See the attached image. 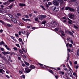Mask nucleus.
Instances as JSON below:
<instances>
[{
    "label": "nucleus",
    "instance_id": "obj_51",
    "mask_svg": "<svg viewBox=\"0 0 79 79\" xmlns=\"http://www.w3.org/2000/svg\"><path fill=\"white\" fill-rule=\"evenodd\" d=\"M15 35L16 37H18V35L17 34H15Z\"/></svg>",
    "mask_w": 79,
    "mask_h": 79
},
{
    "label": "nucleus",
    "instance_id": "obj_40",
    "mask_svg": "<svg viewBox=\"0 0 79 79\" xmlns=\"http://www.w3.org/2000/svg\"><path fill=\"white\" fill-rule=\"evenodd\" d=\"M19 73L20 74H23V73L22 72V70H20L19 71Z\"/></svg>",
    "mask_w": 79,
    "mask_h": 79
},
{
    "label": "nucleus",
    "instance_id": "obj_9",
    "mask_svg": "<svg viewBox=\"0 0 79 79\" xmlns=\"http://www.w3.org/2000/svg\"><path fill=\"white\" fill-rule=\"evenodd\" d=\"M3 72H4V73H5V71L3 70V69H0V73H2V74H4V73Z\"/></svg>",
    "mask_w": 79,
    "mask_h": 79
},
{
    "label": "nucleus",
    "instance_id": "obj_29",
    "mask_svg": "<svg viewBox=\"0 0 79 79\" xmlns=\"http://www.w3.org/2000/svg\"><path fill=\"white\" fill-rule=\"evenodd\" d=\"M30 33H29V32H28L27 33V38L28 37V36L29 35Z\"/></svg>",
    "mask_w": 79,
    "mask_h": 79
},
{
    "label": "nucleus",
    "instance_id": "obj_17",
    "mask_svg": "<svg viewBox=\"0 0 79 79\" xmlns=\"http://www.w3.org/2000/svg\"><path fill=\"white\" fill-rule=\"evenodd\" d=\"M69 33L71 35H72L73 37L74 36V35H73V34L72 32H70V31H69Z\"/></svg>",
    "mask_w": 79,
    "mask_h": 79
},
{
    "label": "nucleus",
    "instance_id": "obj_20",
    "mask_svg": "<svg viewBox=\"0 0 79 79\" xmlns=\"http://www.w3.org/2000/svg\"><path fill=\"white\" fill-rule=\"evenodd\" d=\"M19 52L21 54H23V51L21 49H19Z\"/></svg>",
    "mask_w": 79,
    "mask_h": 79
},
{
    "label": "nucleus",
    "instance_id": "obj_62",
    "mask_svg": "<svg viewBox=\"0 0 79 79\" xmlns=\"http://www.w3.org/2000/svg\"><path fill=\"white\" fill-rule=\"evenodd\" d=\"M63 19H66V20H67V19L65 17H63Z\"/></svg>",
    "mask_w": 79,
    "mask_h": 79
},
{
    "label": "nucleus",
    "instance_id": "obj_45",
    "mask_svg": "<svg viewBox=\"0 0 79 79\" xmlns=\"http://www.w3.org/2000/svg\"><path fill=\"white\" fill-rule=\"evenodd\" d=\"M45 6L47 8H48V7H49V6L47 4H46Z\"/></svg>",
    "mask_w": 79,
    "mask_h": 79
},
{
    "label": "nucleus",
    "instance_id": "obj_44",
    "mask_svg": "<svg viewBox=\"0 0 79 79\" xmlns=\"http://www.w3.org/2000/svg\"><path fill=\"white\" fill-rule=\"evenodd\" d=\"M68 23L69 24H72V23L71 22L69 21H68Z\"/></svg>",
    "mask_w": 79,
    "mask_h": 79
},
{
    "label": "nucleus",
    "instance_id": "obj_18",
    "mask_svg": "<svg viewBox=\"0 0 79 79\" xmlns=\"http://www.w3.org/2000/svg\"><path fill=\"white\" fill-rule=\"evenodd\" d=\"M58 31L59 32H62L63 31V30H62L60 28H58Z\"/></svg>",
    "mask_w": 79,
    "mask_h": 79
},
{
    "label": "nucleus",
    "instance_id": "obj_36",
    "mask_svg": "<svg viewBox=\"0 0 79 79\" xmlns=\"http://www.w3.org/2000/svg\"><path fill=\"white\" fill-rule=\"evenodd\" d=\"M58 29H59V28H55V31H56V32H57V31H58V30H59Z\"/></svg>",
    "mask_w": 79,
    "mask_h": 79
},
{
    "label": "nucleus",
    "instance_id": "obj_10",
    "mask_svg": "<svg viewBox=\"0 0 79 79\" xmlns=\"http://www.w3.org/2000/svg\"><path fill=\"white\" fill-rule=\"evenodd\" d=\"M26 5H25L24 3H19V6H21V7L23 6H25Z\"/></svg>",
    "mask_w": 79,
    "mask_h": 79
},
{
    "label": "nucleus",
    "instance_id": "obj_34",
    "mask_svg": "<svg viewBox=\"0 0 79 79\" xmlns=\"http://www.w3.org/2000/svg\"><path fill=\"white\" fill-rule=\"evenodd\" d=\"M17 15L19 16H21V14L19 13H18L17 14Z\"/></svg>",
    "mask_w": 79,
    "mask_h": 79
},
{
    "label": "nucleus",
    "instance_id": "obj_57",
    "mask_svg": "<svg viewBox=\"0 0 79 79\" xmlns=\"http://www.w3.org/2000/svg\"><path fill=\"white\" fill-rule=\"evenodd\" d=\"M21 33L22 34H25V31H22L21 32Z\"/></svg>",
    "mask_w": 79,
    "mask_h": 79
},
{
    "label": "nucleus",
    "instance_id": "obj_43",
    "mask_svg": "<svg viewBox=\"0 0 79 79\" xmlns=\"http://www.w3.org/2000/svg\"><path fill=\"white\" fill-rule=\"evenodd\" d=\"M8 2H5L4 3H3V5H7V4H8Z\"/></svg>",
    "mask_w": 79,
    "mask_h": 79
},
{
    "label": "nucleus",
    "instance_id": "obj_30",
    "mask_svg": "<svg viewBox=\"0 0 79 79\" xmlns=\"http://www.w3.org/2000/svg\"><path fill=\"white\" fill-rule=\"evenodd\" d=\"M10 52H6V55H7V54H10Z\"/></svg>",
    "mask_w": 79,
    "mask_h": 79
},
{
    "label": "nucleus",
    "instance_id": "obj_7",
    "mask_svg": "<svg viewBox=\"0 0 79 79\" xmlns=\"http://www.w3.org/2000/svg\"><path fill=\"white\" fill-rule=\"evenodd\" d=\"M11 21H13V23H17V20H16L14 18H11Z\"/></svg>",
    "mask_w": 79,
    "mask_h": 79
},
{
    "label": "nucleus",
    "instance_id": "obj_1",
    "mask_svg": "<svg viewBox=\"0 0 79 79\" xmlns=\"http://www.w3.org/2000/svg\"><path fill=\"white\" fill-rule=\"evenodd\" d=\"M25 71H24V73H29L31 70H32V69H30L29 68V67L27 66L26 67V68H25Z\"/></svg>",
    "mask_w": 79,
    "mask_h": 79
},
{
    "label": "nucleus",
    "instance_id": "obj_19",
    "mask_svg": "<svg viewBox=\"0 0 79 79\" xmlns=\"http://www.w3.org/2000/svg\"><path fill=\"white\" fill-rule=\"evenodd\" d=\"M45 23H46V21H44L42 22L41 24H45Z\"/></svg>",
    "mask_w": 79,
    "mask_h": 79
},
{
    "label": "nucleus",
    "instance_id": "obj_53",
    "mask_svg": "<svg viewBox=\"0 0 79 79\" xmlns=\"http://www.w3.org/2000/svg\"><path fill=\"white\" fill-rule=\"evenodd\" d=\"M72 46H73V45H72V44H69V47H72Z\"/></svg>",
    "mask_w": 79,
    "mask_h": 79
},
{
    "label": "nucleus",
    "instance_id": "obj_48",
    "mask_svg": "<svg viewBox=\"0 0 79 79\" xmlns=\"http://www.w3.org/2000/svg\"><path fill=\"white\" fill-rule=\"evenodd\" d=\"M74 27L76 28V29H78V27H77L76 26V25H74Z\"/></svg>",
    "mask_w": 79,
    "mask_h": 79
},
{
    "label": "nucleus",
    "instance_id": "obj_24",
    "mask_svg": "<svg viewBox=\"0 0 79 79\" xmlns=\"http://www.w3.org/2000/svg\"><path fill=\"white\" fill-rule=\"evenodd\" d=\"M36 21H38V22H39V21H38V18L37 17H36L34 19Z\"/></svg>",
    "mask_w": 79,
    "mask_h": 79
},
{
    "label": "nucleus",
    "instance_id": "obj_61",
    "mask_svg": "<svg viewBox=\"0 0 79 79\" xmlns=\"http://www.w3.org/2000/svg\"><path fill=\"white\" fill-rule=\"evenodd\" d=\"M21 31H19V35H21Z\"/></svg>",
    "mask_w": 79,
    "mask_h": 79
},
{
    "label": "nucleus",
    "instance_id": "obj_47",
    "mask_svg": "<svg viewBox=\"0 0 79 79\" xmlns=\"http://www.w3.org/2000/svg\"><path fill=\"white\" fill-rule=\"evenodd\" d=\"M13 49L14 50H17V48L16 47H14Z\"/></svg>",
    "mask_w": 79,
    "mask_h": 79
},
{
    "label": "nucleus",
    "instance_id": "obj_15",
    "mask_svg": "<svg viewBox=\"0 0 79 79\" xmlns=\"http://www.w3.org/2000/svg\"><path fill=\"white\" fill-rule=\"evenodd\" d=\"M1 68L3 69H6V67H5V65L4 64H3Z\"/></svg>",
    "mask_w": 79,
    "mask_h": 79
},
{
    "label": "nucleus",
    "instance_id": "obj_55",
    "mask_svg": "<svg viewBox=\"0 0 79 79\" xmlns=\"http://www.w3.org/2000/svg\"><path fill=\"white\" fill-rule=\"evenodd\" d=\"M3 31L2 29L0 30V32L1 33H2V32H3Z\"/></svg>",
    "mask_w": 79,
    "mask_h": 79
},
{
    "label": "nucleus",
    "instance_id": "obj_35",
    "mask_svg": "<svg viewBox=\"0 0 79 79\" xmlns=\"http://www.w3.org/2000/svg\"><path fill=\"white\" fill-rule=\"evenodd\" d=\"M16 45L17 46V47H19V48L20 47L19 45L18 44H16Z\"/></svg>",
    "mask_w": 79,
    "mask_h": 79
},
{
    "label": "nucleus",
    "instance_id": "obj_22",
    "mask_svg": "<svg viewBox=\"0 0 79 79\" xmlns=\"http://www.w3.org/2000/svg\"><path fill=\"white\" fill-rule=\"evenodd\" d=\"M41 16L42 18H45L46 17V15H41Z\"/></svg>",
    "mask_w": 79,
    "mask_h": 79
},
{
    "label": "nucleus",
    "instance_id": "obj_13",
    "mask_svg": "<svg viewBox=\"0 0 79 79\" xmlns=\"http://www.w3.org/2000/svg\"><path fill=\"white\" fill-rule=\"evenodd\" d=\"M11 39H12L13 40H14V41H16V39L15 38V37L13 36H11Z\"/></svg>",
    "mask_w": 79,
    "mask_h": 79
},
{
    "label": "nucleus",
    "instance_id": "obj_54",
    "mask_svg": "<svg viewBox=\"0 0 79 79\" xmlns=\"http://www.w3.org/2000/svg\"><path fill=\"white\" fill-rule=\"evenodd\" d=\"M67 50L69 52H71V49H68Z\"/></svg>",
    "mask_w": 79,
    "mask_h": 79
},
{
    "label": "nucleus",
    "instance_id": "obj_37",
    "mask_svg": "<svg viewBox=\"0 0 79 79\" xmlns=\"http://www.w3.org/2000/svg\"><path fill=\"white\" fill-rule=\"evenodd\" d=\"M39 19H42V17L41 16V15H40V16H39Z\"/></svg>",
    "mask_w": 79,
    "mask_h": 79
},
{
    "label": "nucleus",
    "instance_id": "obj_41",
    "mask_svg": "<svg viewBox=\"0 0 79 79\" xmlns=\"http://www.w3.org/2000/svg\"><path fill=\"white\" fill-rule=\"evenodd\" d=\"M6 77H7V78H8V79H10V77H9V76L8 75H6Z\"/></svg>",
    "mask_w": 79,
    "mask_h": 79
},
{
    "label": "nucleus",
    "instance_id": "obj_25",
    "mask_svg": "<svg viewBox=\"0 0 79 79\" xmlns=\"http://www.w3.org/2000/svg\"><path fill=\"white\" fill-rule=\"evenodd\" d=\"M69 56H70L69 54H68V56L67 58V61H68V60H69V57H70Z\"/></svg>",
    "mask_w": 79,
    "mask_h": 79
},
{
    "label": "nucleus",
    "instance_id": "obj_32",
    "mask_svg": "<svg viewBox=\"0 0 79 79\" xmlns=\"http://www.w3.org/2000/svg\"><path fill=\"white\" fill-rule=\"evenodd\" d=\"M48 5H52V2H48Z\"/></svg>",
    "mask_w": 79,
    "mask_h": 79
},
{
    "label": "nucleus",
    "instance_id": "obj_46",
    "mask_svg": "<svg viewBox=\"0 0 79 79\" xmlns=\"http://www.w3.org/2000/svg\"><path fill=\"white\" fill-rule=\"evenodd\" d=\"M77 0H71V1L72 2H76V1Z\"/></svg>",
    "mask_w": 79,
    "mask_h": 79
},
{
    "label": "nucleus",
    "instance_id": "obj_14",
    "mask_svg": "<svg viewBox=\"0 0 79 79\" xmlns=\"http://www.w3.org/2000/svg\"><path fill=\"white\" fill-rule=\"evenodd\" d=\"M8 16H9V17H10V18H13V15L12 14H9L8 15Z\"/></svg>",
    "mask_w": 79,
    "mask_h": 79
},
{
    "label": "nucleus",
    "instance_id": "obj_58",
    "mask_svg": "<svg viewBox=\"0 0 79 79\" xmlns=\"http://www.w3.org/2000/svg\"><path fill=\"white\" fill-rule=\"evenodd\" d=\"M25 17L26 18H29V16L27 15H26Z\"/></svg>",
    "mask_w": 79,
    "mask_h": 79
},
{
    "label": "nucleus",
    "instance_id": "obj_28",
    "mask_svg": "<svg viewBox=\"0 0 79 79\" xmlns=\"http://www.w3.org/2000/svg\"><path fill=\"white\" fill-rule=\"evenodd\" d=\"M22 20H23V21H27V20L26 19H25L24 18H22Z\"/></svg>",
    "mask_w": 79,
    "mask_h": 79
},
{
    "label": "nucleus",
    "instance_id": "obj_56",
    "mask_svg": "<svg viewBox=\"0 0 79 79\" xmlns=\"http://www.w3.org/2000/svg\"><path fill=\"white\" fill-rule=\"evenodd\" d=\"M38 64H39V65H40V66H43V65L42 64L40 63H39Z\"/></svg>",
    "mask_w": 79,
    "mask_h": 79
},
{
    "label": "nucleus",
    "instance_id": "obj_59",
    "mask_svg": "<svg viewBox=\"0 0 79 79\" xmlns=\"http://www.w3.org/2000/svg\"><path fill=\"white\" fill-rule=\"evenodd\" d=\"M61 74H62L63 75L64 74V72H61Z\"/></svg>",
    "mask_w": 79,
    "mask_h": 79
},
{
    "label": "nucleus",
    "instance_id": "obj_2",
    "mask_svg": "<svg viewBox=\"0 0 79 79\" xmlns=\"http://www.w3.org/2000/svg\"><path fill=\"white\" fill-rule=\"evenodd\" d=\"M52 10L53 11H56V12H57L59 11V8H56L55 6H52Z\"/></svg>",
    "mask_w": 79,
    "mask_h": 79
},
{
    "label": "nucleus",
    "instance_id": "obj_39",
    "mask_svg": "<svg viewBox=\"0 0 79 79\" xmlns=\"http://www.w3.org/2000/svg\"><path fill=\"white\" fill-rule=\"evenodd\" d=\"M67 67L68 68H69V70H70V71H72V69H71V68L69 66Z\"/></svg>",
    "mask_w": 79,
    "mask_h": 79
},
{
    "label": "nucleus",
    "instance_id": "obj_26",
    "mask_svg": "<svg viewBox=\"0 0 79 79\" xmlns=\"http://www.w3.org/2000/svg\"><path fill=\"white\" fill-rule=\"evenodd\" d=\"M49 71L50 73H51L52 74H53V71H52L51 70H49Z\"/></svg>",
    "mask_w": 79,
    "mask_h": 79
},
{
    "label": "nucleus",
    "instance_id": "obj_52",
    "mask_svg": "<svg viewBox=\"0 0 79 79\" xmlns=\"http://www.w3.org/2000/svg\"><path fill=\"white\" fill-rule=\"evenodd\" d=\"M66 46L67 47H68V46H69V43H68L66 44Z\"/></svg>",
    "mask_w": 79,
    "mask_h": 79
},
{
    "label": "nucleus",
    "instance_id": "obj_4",
    "mask_svg": "<svg viewBox=\"0 0 79 79\" xmlns=\"http://www.w3.org/2000/svg\"><path fill=\"white\" fill-rule=\"evenodd\" d=\"M53 3L54 5H56V6H58L59 5V2L58 1H56V0H54L53 2Z\"/></svg>",
    "mask_w": 79,
    "mask_h": 79
},
{
    "label": "nucleus",
    "instance_id": "obj_63",
    "mask_svg": "<svg viewBox=\"0 0 79 79\" xmlns=\"http://www.w3.org/2000/svg\"><path fill=\"white\" fill-rule=\"evenodd\" d=\"M69 63H70L71 66V65H72V63L71 62V61H69Z\"/></svg>",
    "mask_w": 79,
    "mask_h": 79
},
{
    "label": "nucleus",
    "instance_id": "obj_49",
    "mask_svg": "<svg viewBox=\"0 0 79 79\" xmlns=\"http://www.w3.org/2000/svg\"><path fill=\"white\" fill-rule=\"evenodd\" d=\"M19 40L21 42H22L23 40H22V39L21 38H19Z\"/></svg>",
    "mask_w": 79,
    "mask_h": 79
},
{
    "label": "nucleus",
    "instance_id": "obj_31",
    "mask_svg": "<svg viewBox=\"0 0 79 79\" xmlns=\"http://www.w3.org/2000/svg\"><path fill=\"white\" fill-rule=\"evenodd\" d=\"M7 26H8V27H11L12 26L11 25H10V24H7Z\"/></svg>",
    "mask_w": 79,
    "mask_h": 79
},
{
    "label": "nucleus",
    "instance_id": "obj_3",
    "mask_svg": "<svg viewBox=\"0 0 79 79\" xmlns=\"http://www.w3.org/2000/svg\"><path fill=\"white\" fill-rule=\"evenodd\" d=\"M65 10H69L70 11H74V9H73L69 7H66L65 8Z\"/></svg>",
    "mask_w": 79,
    "mask_h": 79
},
{
    "label": "nucleus",
    "instance_id": "obj_23",
    "mask_svg": "<svg viewBox=\"0 0 79 79\" xmlns=\"http://www.w3.org/2000/svg\"><path fill=\"white\" fill-rule=\"evenodd\" d=\"M61 34L63 36H65V34H64V32H63V31H62V32H61Z\"/></svg>",
    "mask_w": 79,
    "mask_h": 79
},
{
    "label": "nucleus",
    "instance_id": "obj_42",
    "mask_svg": "<svg viewBox=\"0 0 79 79\" xmlns=\"http://www.w3.org/2000/svg\"><path fill=\"white\" fill-rule=\"evenodd\" d=\"M15 0H9L8 1L9 2H14Z\"/></svg>",
    "mask_w": 79,
    "mask_h": 79
},
{
    "label": "nucleus",
    "instance_id": "obj_33",
    "mask_svg": "<svg viewBox=\"0 0 79 79\" xmlns=\"http://www.w3.org/2000/svg\"><path fill=\"white\" fill-rule=\"evenodd\" d=\"M0 22L1 23H2V24H4V23H5V22H3V21L1 20H0Z\"/></svg>",
    "mask_w": 79,
    "mask_h": 79
},
{
    "label": "nucleus",
    "instance_id": "obj_64",
    "mask_svg": "<svg viewBox=\"0 0 79 79\" xmlns=\"http://www.w3.org/2000/svg\"><path fill=\"white\" fill-rule=\"evenodd\" d=\"M66 20H65L63 21L64 23H66Z\"/></svg>",
    "mask_w": 79,
    "mask_h": 79
},
{
    "label": "nucleus",
    "instance_id": "obj_6",
    "mask_svg": "<svg viewBox=\"0 0 79 79\" xmlns=\"http://www.w3.org/2000/svg\"><path fill=\"white\" fill-rule=\"evenodd\" d=\"M67 73L68 74V76L71 77V74H72L71 73V72L70 70H68L67 71Z\"/></svg>",
    "mask_w": 79,
    "mask_h": 79
},
{
    "label": "nucleus",
    "instance_id": "obj_12",
    "mask_svg": "<svg viewBox=\"0 0 79 79\" xmlns=\"http://www.w3.org/2000/svg\"><path fill=\"white\" fill-rule=\"evenodd\" d=\"M29 68H31V69H34V68H35V66H34L33 65H31L30 66Z\"/></svg>",
    "mask_w": 79,
    "mask_h": 79
},
{
    "label": "nucleus",
    "instance_id": "obj_8",
    "mask_svg": "<svg viewBox=\"0 0 79 79\" xmlns=\"http://www.w3.org/2000/svg\"><path fill=\"white\" fill-rule=\"evenodd\" d=\"M1 13H6V10H5L1 9Z\"/></svg>",
    "mask_w": 79,
    "mask_h": 79
},
{
    "label": "nucleus",
    "instance_id": "obj_16",
    "mask_svg": "<svg viewBox=\"0 0 79 79\" xmlns=\"http://www.w3.org/2000/svg\"><path fill=\"white\" fill-rule=\"evenodd\" d=\"M24 63H25V64L27 65V66H29V63L26 62L25 61H24Z\"/></svg>",
    "mask_w": 79,
    "mask_h": 79
},
{
    "label": "nucleus",
    "instance_id": "obj_11",
    "mask_svg": "<svg viewBox=\"0 0 79 79\" xmlns=\"http://www.w3.org/2000/svg\"><path fill=\"white\" fill-rule=\"evenodd\" d=\"M13 4H11L8 6L9 8H8L7 9H11L13 7Z\"/></svg>",
    "mask_w": 79,
    "mask_h": 79
},
{
    "label": "nucleus",
    "instance_id": "obj_38",
    "mask_svg": "<svg viewBox=\"0 0 79 79\" xmlns=\"http://www.w3.org/2000/svg\"><path fill=\"white\" fill-rule=\"evenodd\" d=\"M2 53H3V54L4 55H6V52H5V51H3V52H2Z\"/></svg>",
    "mask_w": 79,
    "mask_h": 79
},
{
    "label": "nucleus",
    "instance_id": "obj_21",
    "mask_svg": "<svg viewBox=\"0 0 79 79\" xmlns=\"http://www.w3.org/2000/svg\"><path fill=\"white\" fill-rule=\"evenodd\" d=\"M12 55H16V54H15V52H12L10 53V55L11 56Z\"/></svg>",
    "mask_w": 79,
    "mask_h": 79
},
{
    "label": "nucleus",
    "instance_id": "obj_27",
    "mask_svg": "<svg viewBox=\"0 0 79 79\" xmlns=\"http://www.w3.org/2000/svg\"><path fill=\"white\" fill-rule=\"evenodd\" d=\"M1 45L2 44V45H5V43H4V42H3V41H2V42H1Z\"/></svg>",
    "mask_w": 79,
    "mask_h": 79
},
{
    "label": "nucleus",
    "instance_id": "obj_50",
    "mask_svg": "<svg viewBox=\"0 0 79 79\" xmlns=\"http://www.w3.org/2000/svg\"><path fill=\"white\" fill-rule=\"evenodd\" d=\"M1 50L2 51H3L4 50V49L3 48H1Z\"/></svg>",
    "mask_w": 79,
    "mask_h": 79
},
{
    "label": "nucleus",
    "instance_id": "obj_60",
    "mask_svg": "<svg viewBox=\"0 0 79 79\" xmlns=\"http://www.w3.org/2000/svg\"><path fill=\"white\" fill-rule=\"evenodd\" d=\"M2 58H3V60H4H4H6V57H2Z\"/></svg>",
    "mask_w": 79,
    "mask_h": 79
},
{
    "label": "nucleus",
    "instance_id": "obj_5",
    "mask_svg": "<svg viewBox=\"0 0 79 79\" xmlns=\"http://www.w3.org/2000/svg\"><path fill=\"white\" fill-rule=\"evenodd\" d=\"M69 17L73 19H74V15L70 14L69 15Z\"/></svg>",
    "mask_w": 79,
    "mask_h": 79
}]
</instances>
